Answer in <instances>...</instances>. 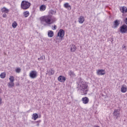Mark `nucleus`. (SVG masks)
<instances>
[{
    "label": "nucleus",
    "instance_id": "25",
    "mask_svg": "<svg viewBox=\"0 0 127 127\" xmlns=\"http://www.w3.org/2000/svg\"><path fill=\"white\" fill-rule=\"evenodd\" d=\"M5 73L4 72H2L0 74V78H1L2 79H4V78H5Z\"/></svg>",
    "mask_w": 127,
    "mask_h": 127
},
{
    "label": "nucleus",
    "instance_id": "9",
    "mask_svg": "<svg viewBox=\"0 0 127 127\" xmlns=\"http://www.w3.org/2000/svg\"><path fill=\"white\" fill-rule=\"evenodd\" d=\"M58 80L59 82H65L66 81V77L64 76L60 75L58 77Z\"/></svg>",
    "mask_w": 127,
    "mask_h": 127
},
{
    "label": "nucleus",
    "instance_id": "14",
    "mask_svg": "<svg viewBox=\"0 0 127 127\" xmlns=\"http://www.w3.org/2000/svg\"><path fill=\"white\" fill-rule=\"evenodd\" d=\"M85 21V17H84V16H81L79 19H78V22L79 23H83Z\"/></svg>",
    "mask_w": 127,
    "mask_h": 127
},
{
    "label": "nucleus",
    "instance_id": "21",
    "mask_svg": "<svg viewBox=\"0 0 127 127\" xmlns=\"http://www.w3.org/2000/svg\"><path fill=\"white\" fill-rule=\"evenodd\" d=\"M68 74L69 75V76H70V77H73L74 76H76V75L75 74L74 72L72 70H69L68 71Z\"/></svg>",
    "mask_w": 127,
    "mask_h": 127
},
{
    "label": "nucleus",
    "instance_id": "37",
    "mask_svg": "<svg viewBox=\"0 0 127 127\" xmlns=\"http://www.w3.org/2000/svg\"><path fill=\"white\" fill-rule=\"evenodd\" d=\"M37 127H39V123H38V124H37Z\"/></svg>",
    "mask_w": 127,
    "mask_h": 127
},
{
    "label": "nucleus",
    "instance_id": "4",
    "mask_svg": "<svg viewBox=\"0 0 127 127\" xmlns=\"http://www.w3.org/2000/svg\"><path fill=\"white\" fill-rule=\"evenodd\" d=\"M29 77L31 79H35L37 77V71L36 70H32L29 73Z\"/></svg>",
    "mask_w": 127,
    "mask_h": 127
},
{
    "label": "nucleus",
    "instance_id": "7",
    "mask_svg": "<svg viewBox=\"0 0 127 127\" xmlns=\"http://www.w3.org/2000/svg\"><path fill=\"white\" fill-rule=\"evenodd\" d=\"M64 34H65V31L63 29H60L58 33V36L61 37V38H63L64 37Z\"/></svg>",
    "mask_w": 127,
    "mask_h": 127
},
{
    "label": "nucleus",
    "instance_id": "11",
    "mask_svg": "<svg viewBox=\"0 0 127 127\" xmlns=\"http://www.w3.org/2000/svg\"><path fill=\"white\" fill-rule=\"evenodd\" d=\"M119 25H120V21L119 20H116L114 22V27L113 28H117Z\"/></svg>",
    "mask_w": 127,
    "mask_h": 127
},
{
    "label": "nucleus",
    "instance_id": "26",
    "mask_svg": "<svg viewBox=\"0 0 127 127\" xmlns=\"http://www.w3.org/2000/svg\"><path fill=\"white\" fill-rule=\"evenodd\" d=\"M9 80L10 82H14V77H13V76H10Z\"/></svg>",
    "mask_w": 127,
    "mask_h": 127
},
{
    "label": "nucleus",
    "instance_id": "1",
    "mask_svg": "<svg viewBox=\"0 0 127 127\" xmlns=\"http://www.w3.org/2000/svg\"><path fill=\"white\" fill-rule=\"evenodd\" d=\"M40 20L41 22H46L47 24L53 23V22H52L53 19H52V15H51L43 16L40 18Z\"/></svg>",
    "mask_w": 127,
    "mask_h": 127
},
{
    "label": "nucleus",
    "instance_id": "2",
    "mask_svg": "<svg viewBox=\"0 0 127 127\" xmlns=\"http://www.w3.org/2000/svg\"><path fill=\"white\" fill-rule=\"evenodd\" d=\"M79 90L81 95H87L89 88H88V85L83 82L79 83Z\"/></svg>",
    "mask_w": 127,
    "mask_h": 127
},
{
    "label": "nucleus",
    "instance_id": "3",
    "mask_svg": "<svg viewBox=\"0 0 127 127\" xmlns=\"http://www.w3.org/2000/svg\"><path fill=\"white\" fill-rule=\"evenodd\" d=\"M31 5V3L28 2V1L26 0L22 1L21 3V7L22 8V9H28V8H29Z\"/></svg>",
    "mask_w": 127,
    "mask_h": 127
},
{
    "label": "nucleus",
    "instance_id": "24",
    "mask_svg": "<svg viewBox=\"0 0 127 127\" xmlns=\"http://www.w3.org/2000/svg\"><path fill=\"white\" fill-rule=\"evenodd\" d=\"M64 7L65 8H68V7H70V9H71V5L69 4V3H65L64 4Z\"/></svg>",
    "mask_w": 127,
    "mask_h": 127
},
{
    "label": "nucleus",
    "instance_id": "39",
    "mask_svg": "<svg viewBox=\"0 0 127 127\" xmlns=\"http://www.w3.org/2000/svg\"><path fill=\"white\" fill-rule=\"evenodd\" d=\"M45 0V1H46V0Z\"/></svg>",
    "mask_w": 127,
    "mask_h": 127
},
{
    "label": "nucleus",
    "instance_id": "13",
    "mask_svg": "<svg viewBox=\"0 0 127 127\" xmlns=\"http://www.w3.org/2000/svg\"><path fill=\"white\" fill-rule=\"evenodd\" d=\"M120 11L122 13H126L127 12V8L126 6H123L120 8Z\"/></svg>",
    "mask_w": 127,
    "mask_h": 127
},
{
    "label": "nucleus",
    "instance_id": "6",
    "mask_svg": "<svg viewBox=\"0 0 127 127\" xmlns=\"http://www.w3.org/2000/svg\"><path fill=\"white\" fill-rule=\"evenodd\" d=\"M120 32L121 33H127V26L126 24H123L120 27Z\"/></svg>",
    "mask_w": 127,
    "mask_h": 127
},
{
    "label": "nucleus",
    "instance_id": "30",
    "mask_svg": "<svg viewBox=\"0 0 127 127\" xmlns=\"http://www.w3.org/2000/svg\"><path fill=\"white\" fill-rule=\"evenodd\" d=\"M52 29L53 30H56V29H57V26H56V25H54V28H52Z\"/></svg>",
    "mask_w": 127,
    "mask_h": 127
},
{
    "label": "nucleus",
    "instance_id": "36",
    "mask_svg": "<svg viewBox=\"0 0 127 127\" xmlns=\"http://www.w3.org/2000/svg\"><path fill=\"white\" fill-rule=\"evenodd\" d=\"M123 49H125V48H126V46H124V45L123 46Z\"/></svg>",
    "mask_w": 127,
    "mask_h": 127
},
{
    "label": "nucleus",
    "instance_id": "22",
    "mask_svg": "<svg viewBox=\"0 0 127 127\" xmlns=\"http://www.w3.org/2000/svg\"><path fill=\"white\" fill-rule=\"evenodd\" d=\"M7 86L9 88H11L12 87H14V83L12 82H8Z\"/></svg>",
    "mask_w": 127,
    "mask_h": 127
},
{
    "label": "nucleus",
    "instance_id": "31",
    "mask_svg": "<svg viewBox=\"0 0 127 127\" xmlns=\"http://www.w3.org/2000/svg\"><path fill=\"white\" fill-rule=\"evenodd\" d=\"M52 19L53 20H52V22H53H53H54V21H56V18H54V17L53 18L52 17Z\"/></svg>",
    "mask_w": 127,
    "mask_h": 127
},
{
    "label": "nucleus",
    "instance_id": "34",
    "mask_svg": "<svg viewBox=\"0 0 127 127\" xmlns=\"http://www.w3.org/2000/svg\"><path fill=\"white\" fill-rule=\"evenodd\" d=\"M36 123H41V120H39V121L36 122Z\"/></svg>",
    "mask_w": 127,
    "mask_h": 127
},
{
    "label": "nucleus",
    "instance_id": "15",
    "mask_svg": "<svg viewBox=\"0 0 127 127\" xmlns=\"http://www.w3.org/2000/svg\"><path fill=\"white\" fill-rule=\"evenodd\" d=\"M48 36L50 38L53 37V36H54V32L53 31L49 30L48 32Z\"/></svg>",
    "mask_w": 127,
    "mask_h": 127
},
{
    "label": "nucleus",
    "instance_id": "33",
    "mask_svg": "<svg viewBox=\"0 0 127 127\" xmlns=\"http://www.w3.org/2000/svg\"><path fill=\"white\" fill-rule=\"evenodd\" d=\"M125 22L126 24H127V17L125 19Z\"/></svg>",
    "mask_w": 127,
    "mask_h": 127
},
{
    "label": "nucleus",
    "instance_id": "18",
    "mask_svg": "<svg viewBox=\"0 0 127 127\" xmlns=\"http://www.w3.org/2000/svg\"><path fill=\"white\" fill-rule=\"evenodd\" d=\"M54 73H55V71L53 69H51L48 71V75L49 76H52V75H54Z\"/></svg>",
    "mask_w": 127,
    "mask_h": 127
},
{
    "label": "nucleus",
    "instance_id": "29",
    "mask_svg": "<svg viewBox=\"0 0 127 127\" xmlns=\"http://www.w3.org/2000/svg\"><path fill=\"white\" fill-rule=\"evenodd\" d=\"M43 58H44V59H45V56H42L40 57V58L38 59V60H43Z\"/></svg>",
    "mask_w": 127,
    "mask_h": 127
},
{
    "label": "nucleus",
    "instance_id": "10",
    "mask_svg": "<svg viewBox=\"0 0 127 127\" xmlns=\"http://www.w3.org/2000/svg\"><path fill=\"white\" fill-rule=\"evenodd\" d=\"M83 104H87L89 103V98L87 97H83L81 99Z\"/></svg>",
    "mask_w": 127,
    "mask_h": 127
},
{
    "label": "nucleus",
    "instance_id": "27",
    "mask_svg": "<svg viewBox=\"0 0 127 127\" xmlns=\"http://www.w3.org/2000/svg\"><path fill=\"white\" fill-rule=\"evenodd\" d=\"M15 72L16 73H20V72H21V69L20 68V67L16 68Z\"/></svg>",
    "mask_w": 127,
    "mask_h": 127
},
{
    "label": "nucleus",
    "instance_id": "12",
    "mask_svg": "<svg viewBox=\"0 0 127 127\" xmlns=\"http://www.w3.org/2000/svg\"><path fill=\"white\" fill-rule=\"evenodd\" d=\"M121 91L122 93H126L127 91V87L126 85H123L121 87Z\"/></svg>",
    "mask_w": 127,
    "mask_h": 127
},
{
    "label": "nucleus",
    "instance_id": "32",
    "mask_svg": "<svg viewBox=\"0 0 127 127\" xmlns=\"http://www.w3.org/2000/svg\"><path fill=\"white\" fill-rule=\"evenodd\" d=\"M6 14L4 13L2 14V17H3L4 18H6Z\"/></svg>",
    "mask_w": 127,
    "mask_h": 127
},
{
    "label": "nucleus",
    "instance_id": "8",
    "mask_svg": "<svg viewBox=\"0 0 127 127\" xmlns=\"http://www.w3.org/2000/svg\"><path fill=\"white\" fill-rule=\"evenodd\" d=\"M105 74H106V71L104 69H98L97 71V74L98 75L102 76L103 75H105Z\"/></svg>",
    "mask_w": 127,
    "mask_h": 127
},
{
    "label": "nucleus",
    "instance_id": "35",
    "mask_svg": "<svg viewBox=\"0 0 127 127\" xmlns=\"http://www.w3.org/2000/svg\"><path fill=\"white\" fill-rule=\"evenodd\" d=\"M1 104V98L0 97V105Z\"/></svg>",
    "mask_w": 127,
    "mask_h": 127
},
{
    "label": "nucleus",
    "instance_id": "5",
    "mask_svg": "<svg viewBox=\"0 0 127 127\" xmlns=\"http://www.w3.org/2000/svg\"><path fill=\"white\" fill-rule=\"evenodd\" d=\"M113 114L114 118L117 119L118 118H120L121 112L119 109H115Z\"/></svg>",
    "mask_w": 127,
    "mask_h": 127
},
{
    "label": "nucleus",
    "instance_id": "16",
    "mask_svg": "<svg viewBox=\"0 0 127 127\" xmlns=\"http://www.w3.org/2000/svg\"><path fill=\"white\" fill-rule=\"evenodd\" d=\"M1 12H5V13H8L9 10L5 7H3L1 9Z\"/></svg>",
    "mask_w": 127,
    "mask_h": 127
},
{
    "label": "nucleus",
    "instance_id": "38",
    "mask_svg": "<svg viewBox=\"0 0 127 127\" xmlns=\"http://www.w3.org/2000/svg\"><path fill=\"white\" fill-rule=\"evenodd\" d=\"M0 91H1V89H0Z\"/></svg>",
    "mask_w": 127,
    "mask_h": 127
},
{
    "label": "nucleus",
    "instance_id": "23",
    "mask_svg": "<svg viewBox=\"0 0 127 127\" xmlns=\"http://www.w3.org/2000/svg\"><path fill=\"white\" fill-rule=\"evenodd\" d=\"M24 16L25 17H28L29 16V12L28 11H26L23 13Z\"/></svg>",
    "mask_w": 127,
    "mask_h": 127
},
{
    "label": "nucleus",
    "instance_id": "28",
    "mask_svg": "<svg viewBox=\"0 0 127 127\" xmlns=\"http://www.w3.org/2000/svg\"><path fill=\"white\" fill-rule=\"evenodd\" d=\"M12 26L13 28H15L16 26H17V23H16V22H14V23L12 24Z\"/></svg>",
    "mask_w": 127,
    "mask_h": 127
},
{
    "label": "nucleus",
    "instance_id": "17",
    "mask_svg": "<svg viewBox=\"0 0 127 127\" xmlns=\"http://www.w3.org/2000/svg\"><path fill=\"white\" fill-rule=\"evenodd\" d=\"M32 120H34V121H36V120H37V119H38V114H37V113H34L32 115Z\"/></svg>",
    "mask_w": 127,
    "mask_h": 127
},
{
    "label": "nucleus",
    "instance_id": "19",
    "mask_svg": "<svg viewBox=\"0 0 127 127\" xmlns=\"http://www.w3.org/2000/svg\"><path fill=\"white\" fill-rule=\"evenodd\" d=\"M70 47L71 52H75V51H76V46H75V45H72L70 46Z\"/></svg>",
    "mask_w": 127,
    "mask_h": 127
},
{
    "label": "nucleus",
    "instance_id": "20",
    "mask_svg": "<svg viewBox=\"0 0 127 127\" xmlns=\"http://www.w3.org/2000/svg\"><path fill=\"white\" fill-rule=\"evenodd\" d=\"M45 9H46V6L45 5H42L40 6V10H41V11H44Z\"/></svg>",
    "mask_w": 127,
    "mask_h": 127
}]
</instances>
